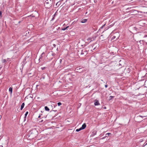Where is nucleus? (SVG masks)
I'll use <instances>...</instances> for the list:
<instances>
[{
    "label": "nucleus",
    "mask_w": 147,
    "mask_h": 147,
    "mask_svg": "<svg viewBox=\"0 0 147 147\" xmlns=\"http://www.w3.org/2000/svg\"><path fill=\"white\" fill-rule=\"evenodd\" d=\"M53 0H47L45 3V5L46 7L49 8L50 7L52 4Z\"/></svg>",
    "instance_id": "1"
},
{
    "label": "nucleus",
    "mask_w": 147,
    "mask_h": 147,
    "mask_svg": "<svg viewBox=\"0 0 147 147\" xmlns=\"http://www.w3.org/2000/svg\"><path fill=\"white\" fill-rule=\"evenodd\" d=\"M35 132H36V131H30L29 137H30L32 138H34L36 135V134H34Z\"/></svg>",
    "instance_id": "2"
},
{
    "label": "nucleus",
    "mask_w": 147,
    "mask_h": 147,
    "mask_svg": "<svg viewBox=\"0 0 147 147\" xmlns=\"http://www.w3.org/2000/svg\"><path fill=\"white\" fill-rule=\"evenodd\" d=\"M76 71L79 73H81L83 72V71L82 70V68H76Z\"/></svg>",
    "instance_id": "3"
},
{
    "label": "nucleus",
    "mask_w": 147,
    "mask_h": 147,
    "mask_svg": "<svg viewBox=\"0 0 147 147\" xmlns=\"http://www.w3.org/2000/svg\"><path fill=\"white\" fill-rule=\"evenodd\" d=\"M94 105L95 106L99 105H100V104L97 100H95V102L94 103Z\"/></svg>",
    "instance_id": "4"
},
{
    "label": "nucleus",
    "mask_w": 147,
    "mask_h": 147,
    "mask_svg": "<svg viewBox=\"0 0 147 147\" xmlns=\"http://www.w3.org/2000/svg\"><path fill=\"white\" fill-rule=\"evenodd\" d=\"M86 124L84 123L82 125V127H81L80 128L82 129V130L83 129H84L86 128Z\"/></svg>",
    "instance_id": "5"
},
{
    "label": "nucleus",
    "mask_w": 147,
    "mask_h": 147,
    "mask_svg": "<svg viewBox=\"0 0 147 147\" xmlns=\"http://www.w3.org/2000/svg\"><path fill=\"white\" fill-rule=\"evenodd\" d=\"M24 105H25V104H24V103H22V105L21 106V108H20L21 110H22V109L24 107Z\"/></svg>",
    "instance_id": "6"
},
{
    "label": "nucleus",
    "mask_w": 147,
    "mask_h": 147,
    "mask_svg": "<svg viewBox=\"0 0 147 147\" xmlns=\"http://www.w3.org/2000/svg\"><path fill=\"white\" fill-rule=\"evenodd\" d=\"M87 21V19H83L82 21H81V22L82 23H85Z\"/></svg>",
    "instance_id": "7"
},
{
    "label": "nucleus",
    "mask_w": 147,
    "mask_h": 147,
    "mask_svg": "<svg viewBox=\"0 0 147 147\" xmlns=\"http://www.w3.org/2000/svg\"><path fill=\"white\" fill-rule=\"evenodd\" d=\"M50 54L52 56H55V55L54 53H53V51H52L50 53Z\"/></svg>",
    "instance_id": "8"
},
{
    "label": "nucleus",
    "mask_w": 147,
    "mask_h": 147,
    "mask_svg": "<svg viewBox=\"0 0 147 147\" xmlns=\"http://www.w3.org/2000/svg\"><path fill=\"white\" fill-rule=\"evenodd\" d=\"M45 110L47 111H49V109L48 108V107L47 106H45Z\"/></svg>",
    "instance_id": "9"
},
{
    "label": "nucleus",
    "mask_w": 147,
    "mask_h": 147,
    "mask_svg": "<svg viewBox=\"0 0 147 147\" xmlns=\"http://www.w3.org/2000/svg\"><path fill=\"white\" fill-rule=\"evenodd\" d=\"M96 134V131H94L92 133V136H94V135H95Z\"/></svg>",
    "instance_id": "10"
},
{
    "label": "nucleus",
    "mask_w": 147,
    "mask_h": 147,
    "mask_svg": "<svg viewBox=\"0 0 147 147\" xmlns=\"http://www.w3.org/2000/svg\"><path fill=\"white\" fill-rule=\"evenodd\" d=\"M9 91L11 92V93H12V88L11 87H10L9 88Z\"/></svg>",
    "instance_id": "11"
},
{
    "label": "nucleus",
    "mask_w": 147,
    "mask_h": 147,
    "mask_svg": "<svg viewBox=\"0 0 147 147\" xmlns=\"http://www.w3.org/2000/svg\"><path fill=\"white\" fill-rule=\"evenodd\" d=\"M57 15V12H56L55 14H54V17H53V18L52 19V20H53L54 19V17L56 15Z\"/></svg>",
    "instance_id": "12"
},
{
    "label": "nucleus",
    "mask_w": 147,
    "mask_h": 147,
    "mask_svg": "<svg viewBox=\"0 0 147 147\" xmlns=\"http://www.w3.org/2000/svg\"><path fill=\"white\" fill-rule=\"evenodd\" d=\"M28 114V111L26 112V113L25 115V117H24L25 118H26V117Z\"/></svg>",
    "instance_id": "13"
},
{
    "label": "nucleus",
    "mask_w": 147,
    "mask_h": 147,
    "mask_svg": "<svg viewBox=\"0 0 147 147\" xmlns=\"http://www.w3.org/2000/svg\"><path fill=\"white\" fill-rule=\"evenodd\" d=\"M68 27L69 26H67L66 28H63L62 29V30H66Z\"/></svg>",
    "instance_id": "14"
},
{
    "label": "nucleus",
    "mask_w": 147,
    "mask_h": 147,
    "mask_svg": "<svg viewBox=\"0 0 147 147\" xmlns=\"http://www.w3.org/2000/svg\"><path fill=\"white\" fill-rule=\"evenodd\" d=\"M81 130H82V129L80 128L79 129H76V131L77 132H78V131H80Z\"/></svg>",
    "instance_id": "15"
},
{
    "label": "nucleus",
    "mask_w": 147,
    "mask_h": 147,
    "mask_svg": "<svg viewBox=\"0 0 147 147\" xmlns=\"http://www.w3.org/2000/svg\"><path fill=\"white\" fill-rule=\"evenodd\" d=\"M110 134H111L110 133H108L106 134V137H108L109 136Z\"/></svg>",
    "instance_id": "16"
},
{
    "label": "nucleus",
    "mask_w": 147,
    "mask_h": 147,
    "mask_svg": "<svg viewBox=\"0 0 147 147\" xmlns=\"http://www.w3.org/2000/svg\"><path fill=\"white\" fill-rule=\"evenodd\" d=\"M2 12L1 11H0V18H1L2 17Z\"/></svg>",
    "instance_id": "17"
},
{
    "label": "nucleus",
    "mask_w": 147,
    "mask_h": 147,
    "mask_svg": "<svg viewBox=\"0 0 147 147\" xmlns=\"http://www.w3.org/2000/svg\"><path fill=\"white\" fill-rule=\"evenodd\" d=\"M57 105L58 106H60V105H61V103L60 102H59L57 103Z\"/></svg>",
    "instance_id": "18"
},
{
    "label": "nucleus",
    "mask_w": 147,
    "mask_h": 147,
    "mask_svg": "<svg viewBox=\"0 0 147 147\" xmlns=\"http://www.w3.org/2000/svg\"><path fill=\"white\" fill-rule=\"evenodd\" d=\"M43 54V53H42V55H40V58L39 59V60L40 61V58H41L42 57V55Z\"/></svg>",
    "instance_id": "19"
},
{
    "label": "nucleus",
    "mask_w": 147,
    "mask_h": 147,
    "mask_svg": "<svg viewBox=\"0 0 147 147\" xmlns=\"http://www.w3.org/2000/svg\"><path fill=\"white\" fill-rule=\"evenodd\" d=\"M92 38H89L87 39V40L88 41H89L91 40Z\"/></svg>",
    "instance_id": "20"
},
{
    "label": "nucleus",
    "mask_w": 147,
    "mask_h": 147,
    "mask_svg": "<svg viewBox=\"0 0 147 147\" xmlns=\"http://www.w3.org/2000/svg\"><path fill=\"white\" fill-rule=\"evenodd\" d=\"M146 116H141V115H139V116H138V117H142V118H143L144 117H146Z\"/></svg>",
    "instance_id": "21"
},
{
    "label": "nucleus",
    "mask_w": 147,
    "mask_h": 147,
    "mask_svg": "<svg viewBox=\"0 0 147 147\" xmlns=\"http://www.w3.org/2000/svg\"><path fill=\"white\" fill-rule=\"evenodd\" d=\"M53 47H55L56 46V45L55 44H53Z\"/></svg>",
    "instance_id": "22"
},
{
    "label": "nucleus",
    "mask_w": 147,
    "mask_h": 147,
    "mask_svg": "<svg viewBox=\"0 0 147 147\" xmlns=\"http://www.w3.org/2000/svg\"><path fill=\"white\" fill-rule=\"evenodd\" d=\"M105 24H104V25H103L101 27H100V28H102L105 25Z\"/></svg>",
    "instance_id": "23"
},
{
    "label": "nucleus",
    "mask_w": 147,
    "mask_h": 147,
    "mask_svg": "<svg viewBox=\"0 0 147 147\" xmlns=\"http://www.w3.org/2000/svg\"><path fill=\"white\" fill-rule=\"evenodd\" d=\"M105 24H104V25H103L101 27H100V28H102L105 25Z\"/></svg>",
    "instance_id": "24"
},
{
    "label": "nucleus",
    "mask_w": 147,
    "mask_h": 147,
    "mask_svg": "<svg viewBox=\"0 0 147 147\" xmlns=\"http://www.w3.org/2000/svg\"><path fill=\"white\" fill-rule=\"evenodd\" d=\"M6 62V60L5 59H4L3 61V63H5Z\"/></svg>",
    "instance_id": "25"
},
{
    "label": "nucleus",
    "mask_w": 147,
    "mask_h": 147,
    "mask_svg": "<svg viewBox=\"0 0 147 147\" xmlns=\"http://www.w3.org/2000/svg\"><path fill=\"white\" fill-rule=\"evenodd\" d=\"M147 144V143L146 144H145V143L143 144V146H145Z\"/></svg>",
    "instance_id": "26"
},
{
    "label": "nucleus",
    "mask_w": 147,
    "mask_h": 147,
    "mask_svg": "<svg viewBox=\"0 0 147 147\" xmlns=\"http://www.w3.org/2000/svg\"><path fill=\"white\" fill-rule=\"evenodd\" d=\"M108 86V85H105V88H107Z\"/></svg>",
    "instance_id": "27"
},
{
    "label": "nucleus",
    "mask_w": 147,
    "mask_h": 147,
    "mask_svg": "<svg viewBox=\"0 0 147 147\" xmlns=\"http://www.w3.org/2000/svg\"><path fill=\"white\" fill-rule=\"evenodd\" d=\"M61 61H62V59H60V63H61Z\"/></svg>",
    "instance_id": "28"
},
{
    "label": "nucleus",
    "mask_w": 147,
    "mask_h": 147,
    "mask_svg": "<svg viewBox=\"0 0 147 147\" xmlns=\"http://www.w3.org/2000/svg\"><path fill=\"white\" fill-rule=\"evenodd\" d=\"M41 117V115H39L38 117V118H40Z\"/></svg>",
    "instance_id": "29"
},
{
    "label": "nucleus",
    "mask_w": 147,
    "mask_h": 147,
    "mask_svg": "<svg viewBox=\"0 0 147 147\" xmlns=\"http://www.w3.org/2000/svg\"><path fill=\"white\" fill-rule=\"evenodd\" d=\"M43 121V120H42L40 121V122H42Z\"/></svg>",
    "instance_id": "30"
},
{
    "label": "nucleus",
    "mask_w": 147,
    "mask_h": 147,
    "mask_svg": "<svg viewBox=\"0 0 147 147\" xmlns=\"http://www.w3.org/2000/svg\"><path fill=\"white\" fill-rule=\"evenodd\" d=\"M55 29V28H53V30H54Z\"/></svg>",
    "instance_id": "31"
},
{
    "label": "nucleus",
    "mask_w": 147,
    "mask_h": 147,
    "mask_svg": "<svg viewBox=\"0 0 147 147\" xmlns=\"http://www.w3.org/2000/svg\"><path fill=\"white\" fill-rule=\"evenodd\" d=\"M110 97H112V96H110Z\"/></svg>",
    "instance_id": "32"
},
{
    "label": "nucleus",
    "mask_w": 147,
    "mask_h": 147,
    "mask_svg": "<svg viewBox=\"0 0 147 147\" xmlns=\"http://www.w3.org/2000/svg\"><path fill=\"white\" fill-rule=\"evenodd\" d=\"M104 108H105L106 109V108L105 107H104Z\"/></svg>",
    "instance_id": "33"
},
{
    "label": "nucleus",
    "mask_w": 147,
    "mask_h": 147,
    "mask_svg": "<svg viewBox=\"0 0 147 147\" xmlns=\"http://www.w3.org/2000/svg\"><path fill=\"white\" fill-rule=\"evenodd\" d=\"M104 108H105L106 109V108L105 107H104Z\"/></svg>",
    "instance_id": "34"
}]
</instances>
